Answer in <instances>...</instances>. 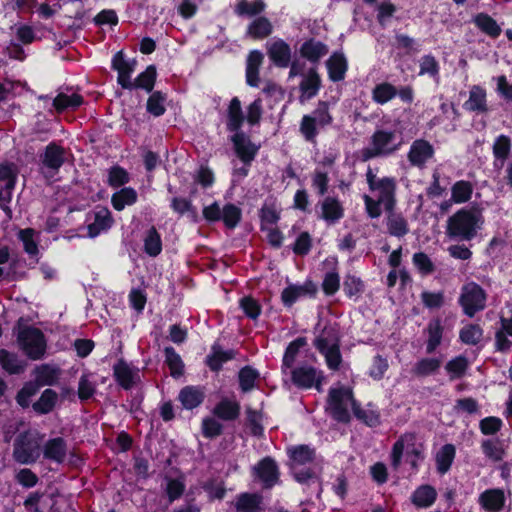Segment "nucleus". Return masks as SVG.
I'll use <instances>...</instances> for the list:
<instances>
[{"instance_id":"f257e3e1","label":"nucleus","mask_w":512,"mask_h":512,"mask_svg":"<svg viewBox=\"0 0 512 512\" xmlns=\"http://www.w3.org/2000/svg\"><path fill=\"white\" fill-rule=\"evenodd\" d=\"M483 224L482 212L477 207L461 208L447 220L446 236L455 241H471Z\"/></svg>"},{"instance_id":"f03ea898","label":"nucleus","mask_w":512,"mask_h":512,"mask_svg":"<svg viewBox=\"0 0 512 512\" xmlns=\"http://www.w3.org/2000/svg\"><path fill=\"white\" fill-rule=\"evenodd\" d=\"M396 133L393 130L376 129L370 136L369 146L364 147L360 151V160L367 162L375 158H385L396 153L401 142L394 143Z\"/></svg>"},{"instance_id":"7ed1b4c3","label":"nucleus","mask_w":512,"mask_h":512,"mask_svg":"<svg viewBox=\"0 0 512 512\" xmlns=\"http://www.w3.org/2000/svg\"><path fill=\"white\" fill-rule=\"evenodd\" d=\"M329 109V102L319 101L311 115L305 114L302 116L299 132L306 142L316 144L319 135L318 128H324L333 123V116Z\"/></svg>"},{"instance_id":"20e7f679","label":"nucleus","mask_w":512,"mask_h":512,"mask_svg":"<svg viewBox=\"0 0 512 512\" xmlns=\"http://www.w3.org/2000/svg\"><path fill=\"white\" fill-rule=\"evenodd\" d=\"M17 342L21 350L31 360L41 359L46 352L47 341L45 335L37 327L21 326L18 322Z\"/></svg>"},{"instance_id":"39448f33","label":"nucleus","mask_w":512,"mask_h":512,"mask_svg":"<svg viewBox=\"0 0 512 512\" xmlns=\"http://www.w3.org/2000/svg\"><path fill=\"white\" fill-rule=\"evenodd\" d=\"M416 435L413 432H406L402 434L393 444L390 453L391 465L397 469L402 463L403 452L405 445H408L407 462L410 464L411 469L415 472L419 470V460L424 459V454L421 447L415 446Z\"/></svg>"},{"instance_id":"423d86ee","label":"nucleus","mask_w":512,"mask_h":512,"mask_svg":"<svg viewBox=\"0 0 512 512\" xmlns=\"http://www.w3.org/2000/svg\"><path fill=\"white\" fill-rule=\"evenodd\" d=\"M487 292L481 285L474 281L465 283L460 290L458 304L463 314L473 318L477 313L483 311L487 306Z\"/></svg>"},{"instance_id":"0eeeda50","label":"nucleus","mask_w":512,"mask_h":512,"mask_svg":"<svg viewBox=\"0 0 512 512\" xmlns=\"http://www.w3.org/2000/svg\"><path fill=\"white\" fill-rule=\"evenodd\" d=\"M366 180L370 191H378V199L383 202L385 211L395 210L397 205V182L394 177L384 176L378 178L369 167L366 172Z\"/></svg>"},{"instance_id":"6e6552de","label":"nucleus","mask_w":512,"mask_h":512,"mask_svg":"<svg viewBox=\"0 0 512 512\" xmlns=\"http://www.w3.org/2000/svg\"><path fill=\"white\" fill-rule=\"evenodd\" d=\"M353 400L356 399L351 388L344 386L330 388L327 401L332 418L340 423H349L351 416L347 408V402H350L353 409Z\"/></svg>"},{"instance_id":"1a4fd4ad","label":"nucleus","mask_w":512,"mask_h":512,"mask_svg":"<svg viewBox=\"0 0 512 512\" xmlns=\"http://www.w3.org/2000/svg\"><path fill=\"white\" fill-rule=\"evenodd\" d=\"M13 456L20 464H33L40 457V444L31 431L21 432L14 441Z\"/></svg>"},{"instance_id":"9d476101","label":"nucleus","mask_w":512,"mask_h":512,"mask_svg":"<svg viewBox=\"0 0 512 512\" xmlns=\"http://www.w3.org/2000/svg\"><path fill=\"white\" fill-rule=\"evenodd\" d=\"M291 381L298 389L307 390L314 387L320 392L322 390L324 375L323 371H318L315 367L310 365H304L292 369Z\"/></svg>"},{"instance_id":"9b49d317","label":"nucleus","mask_w":512,"mask_h":512,"mask_svg":"<svg viewBox=\"0 0 512 512\" xmlns=\"http://www.w3.org/2000/svg\"><path fill=\"white\" fill-rule=\"evenodd\" d=\"M41 171L46 178L53 177L65 163V149L56 142H50L40 155Z\"/></svg>"},{"instance_id":"f8f14e48","label":"nucleus","mask_w":512,"mask_h":512,"mask_svg":"<svg viewBox=\"0 0 512 512\" xmlns=\"http://www.w3.org/2000/svg\"><path fill=\"white\" fill-rule=\"evenodd\" d=\"M229 140L236 157L242 164L252 165L258 155L260 145L255 144L245 132L232 134Z\"/></svg>"},{"instance_id":"ddd939ff","label":"nucleus","mask_w":512,"mask_h":512,"mask_svg":"<svg viewBox=\"0 0 512 512\" xmlns=\"http://www.w3.org/2000/svg\"><path fill=\"white\" fill-rule=\"evenodd\" d=\"M137 65L135 58L128 59L123 50L117 51L111 60V69L117 72V84L124 90L131 86L132 74Z\"/></svg>"},{"instance_id":"4468645a","label":"nucleus","mask_w":512,"mask_h":512,"mask_svg":"<svg viewBox=\"0 0 512 512\" xmlns=\"http://www.w3.org/2000/svg\"><path fill=\"white\" fill-rule=\"evenodd\" d=\"M253 476L262 483L264 489H271L280 479V470L277 462L270 456L258 461L253 467Z\"/></svg>"},{"instance_id":"2eb2a0df","label":"nucleus","mask_w":512,"mask_h":512,"mask_svg":"<svg viewBox=\"0 0 512 512\" xmlns=\"http://www.w3.org/2000/svg\"><path fill=\"white\" fill-rule=\"evenodd\" d=\"M434 154L435 149L428 140L416 139L409 148L407 159L411 166L423 168L434 157Z\"/></svg>"},{"instance_id":"dca6fc26","label":"nucleus","mask_w":512,"mask_h":512,"mask_svg":"<svg viewBox=\"0 0 512 512\" xmlns=\"http://www.w3.org/2000/svg\"><path fill=\"white\" fill-rule=\"evenodd\" d=\"M267 55L272 64L278 68H288L292 56L290 45L283 39L267 44Z\"/></svg>"},{"instance_id":"f3484780","label":"nucleus","mask_w":512,"mask_h":512,"mask_svg":"<svg viewBox=\"0 0 512 512\" xmlns=\"http://www.w3.org/2000/svg\"><path fill=\"white\" fill-rule=\"evenodd\" d=\"M235 357H236L235 350H233V349L223 350L219 341H215L211 345V352L206 356L204 362H205V365L212 372H219L222 369L224 363L235 359Z\"/></svg>"},{"instance_id":"a211bd4d","label":"nucleus","mask_w":512,"mask_h":512,"mask_svg":"<svg viewBox=\"0 0 512 512\" xmlns=\"http://www.w3.org/2000/svg\"><path fill=\"white\" fill-rule=\"evenodd\" d=\"M264 61V54L260 50H251L246 58L245 78L246 84L257 88L260 84V68Z\"/></svg>"},{"instance_id":"6ab92c4d","label":"nucleus","mask_w":512,"mask_h":512,"mask_svg":"<svg viewBox=\"0 0 512 512\" xmlns=\"http://www.w3.org/2000/svg\"><path fill=\"white\" fill-rule=\"evenodd\" d=\"M244 122L245 115L242 110L241 101L238 97H233L226 111V130L233 134L243 133L242 126Z\"/></svg>"},{"instance_id":"aec40b11","label":"nucleus","mask_w":512,"mask_h":512,"mask_svg":"<svg viewBox=\"0 0 512 512\" xmlns=\"http://www.w3.org/2000/svg\"><path fill=\"white\" fill-rule=\"evenodd\" d=\"M463 108L468 112L486 114L489 112L486 89L480 85H473L469 90V98L464 102Z\"/></svg>"},{"instance_id":"412c9836","label":"nucleus","mask_w":512,"mask_h":512,"mask_svg":"<svg viewBox=\"0 0 512 512\" xmlns=\"http://www.w3.org/2000/svg\"><path fill=\"white\" fill-rule=\"evenodd\" d=\"M113 378L122 389L128 391L135 385L138 374L121 358L113 365Z\"/></svg>"},{"instance_id":"4be33fe9","label":"nucleus","mask_w":512,"mask_h":512,"mask_svg":"<svg viewBox=\"0 0 512 512\" xmlns=\"http://www.w3.org/2000/svg\"><path fill=\"white\" fill-rule=\"evenodd\" d=\"M328 77L332 82L345 79L348 70V61L341 51H334L326 61Z\"/></svg>"},{"instance_id":"5701e85b","label":"nucleus","mask_w":512,"mask_h":512,"mask_svg":"<svg viewBox=\"0 0 512 512\" xmlns=\"http://www.w3.org/2000/svg\"><path fill=\"white\" fill-rule=\"evenodd\" d=\"M114 219L107 207H98L94 213V221L87 226L88 236L97 237L101 232L112 227Z\"/></svg>"},{"instance_id":"b1692460","label":"nucleus","mask_w":512,"mask_h":512,"mask_svg":"<svg viewBox=\"0 0 512 512\" xmlns=\"http://www.w3.org/2000/svg\"><path fill=\"white\" fill-rule=\"evenodd\" d=\"M205 399V392L203 387L200 386H185L178 395V400L186 410H193L199 407Z\"/></svg>"},{"instance_id":"393cba45","label":"nucleus","mask_w":512,"mask_h":512,"mask_svg":"<svg viewBox=\"0 0 512 512\" xmlns=\"http://www.w3.org/2000/svg\"><path fill=\"white\" fill-rule=\"evenodd\" d=\"M341 343L340 331L337 324H326L320 334L314 339L313 345L318 352L329 348L330 345H337Z\"/></svg>"},{"instance_id":"a878e982","label":"nucleus","mask_w":512,"mask_h":512,"mask_svg":"<svg viewBox=\"0 0 512 512\" xmlns=\"http://www.w3.org/2000/svg\"><path fill=\"white\" fill-rule=\"evenodd\" d=\"M479 503L486 512H501L505 505L503 490L487 489L480 494Z\"/></svg>"},{"instance_id":"bb28decb","label":"nucleus","mask_w":512,"mask_h":512,"mask_svg":"<svg viewBox=\"0 0 512 512\" xmlns=\"http://www.w3.org/2000/svg\"><path fill=\"white\" fill-rule=\"evenodd\" d=\"M437 499L435 487L429 484L418 486L410 496L411 503L418 509L431 507Z\"/></svg>"},{"instance_id":"cd10ccee","label":"nucleus","mask_w":512,"mask_h":512,"mask_svg":"<svg viewBox=\"0 0 512 512\" xmlns=\"http://www.w3.org/2000/svg\"><path fill=\"white\" fill-rule=\"evenodd\" d=\"M299 52L303 58L317 64L328 53V46L315 38H309L302 43Z\"/></svg>"},{"instance_id":"c85d7f7f","label":"nucleus","mask_w":512,"mask_h":512,"mask_svg":"<svg viewBox=\"0 0 512 512\" xmlns=\"http://www.w3.org/2000/svg\"><path fill=\"white\" fill-rule=\"evenodd\" d=\"M67 454V442L63 437L49 439L43 448V456L47 460L62 464Z\"/></svg>"},{"instance_id":"c756f323","label":"nucleus","mask_w":512,"mask_h":512,"mask_svg":"<svg viewBox=\"0 0 512 512\" xmlns=\"http://www.w3.org/2000/svg\"><path fill=\"white\" fill-rule=\"evenodd\" d=\"M344 217V207L338 198L327 196L321 202V218L334 224Z\"/></svg>"},{"instance_id":"7c9ffc66","label":"nucleus","mask_w":512,"mask_h":512,"mask_svg":"<svg viewBox=\"0 0 512 512\" xmlns=\"http://www.w3.org/2000/svg\"><path fill=\"white\" fill-rule=\"evenodd\" d=\"M157 75L156 66L154 64L148 65L144 71L131 81V86L126 90L142 89L147 93H151L155 91L154 87L157 81Z\"/></svg>"},{"instance_id":"2f4dec72","label":"nucleus","mask_w":512,"mask_h":512,"mask_svg":"<svg viewBox=\"0 0 512 512\" xmlns=\"http://www.w3.org/2000/svg\"><path fill=\"white\" fill-rule=\"evenodd\" d=\"M385 212L387 232L390 236L402 238L409 233L408 221L402 213L395 210Z\"/></svg>"},{"instance_id":"473e14b6","label":"nucleus","mask_w":512,"mask_h":512,"mask_svg":"<svg viewBox=\"0 0 512 512\" xmlns=\"http://www.w3.org/2000/svg\"><path fill=\"white\" fill-rule=\"evenodd\" d=\"M241 411V406L237 401L228 398L221 399L213 408V415L223 421L236 420Z\"/></svg>"},{"instance_id":"72a5a7b5","label":"nucleus","mask_w":512,"mask_h":512,"mask_svg":"<svg viewBox=\"0 0 512 512\" xmlns=\"http://www.w3.org/2000/svg\"><path fill=\"white\" fill-rule=\"evenodd\" d=\"M428 338L426 341V352L432 354L440 346L443 338L444 327L439 317L432 318L426 328Z\"/></svg>"},{"instance_id":"f704fd0d","label":"nucleus","mask_w":512,"mask_h":512,"mask_svg":"<svg viewBox=\"0 0 512 512\" xmlns=\"http://www.w3.org/2000/svg\"><path fill=\"white\" fill-rule=\"evenodd\" d=\"M138 201V193L133 187H122L111 196V205L114 210L120 212L126 206H132Z\"/></svg>"},{"instance_id":"c9c22d12","label":"nucleus","mask_w":512,"mask_h":512,"mask_svg":"<svg viewBox=\"0 0 512 512\" xmlns=\"http://www.w3.org/2000/svg\"><path fill=\"white\" fill-rule=\"evenodd\" d=\"M320 88L321 78L315 68H310L299 84L302 97L307 100L312 99L318 94Z\"/></svg>"},{"instance_id":"e433bc0d","label":"nucleus","mask_w":512,"mask_h":512,"mask_svg":"<svg viewBox=\"0 0 512 512\" xmlns=\"http://www.w3.org/2000/svg\"><path fill=\"white\" fill-rule=\"evenodd\" d=\"M442 364L440 358L424 357L419 359L411 368V374L418 378H425L438 372Z\"/></svg>"},{"instance_id":"4c0bfd02","label":"nucleus","mask_w":512,"mask_h":512,"mask_svg":"<svg viewBox=\"0 0 512 512\" xmlns=\"http://www.w3.org/2000/svg\"><path fill=\"white\" fill-rule=\"evenodd\" d=\"M456 448L453 444L443 445L435 455L436 470L440 475L446 474L454 462Z\"/></svg>"},{"instance_id":"58836bf2","label":"nucleus","mask_w":512,"mask_h":512,"mask_svg":"<svg viewBox=\"0 0 512 512\" xmlns=\"http://www.w3.org/2000/svg\"><path fill=\"white\" fill-rule=\"evenodd\" d=\"M263 501L259 493L243 492L237 496L235 503L236 512H259Z\"/></svg>"},{"instance_id":"ea45409f","label":"nucleus","mask_w":512,"mask_h":512,"mask_svg":"<svg viewBox=\"0 0 512 512\" xmlns=\"http://www.w3.org/2000/svg\"><path fill=\"white\" fill-rule=\"evenodd\" d=\"M84 103V98L82 95L78 93H73L71 95L65 93H59L53 99V107L57 111V113H63L67 110L75 111Z\"/></svg>"},{"instance_id":"a19ab883","label":"nucleus","mask_w":512,"mask_h":512,"mask_svg":"<svg viewBox=\"0 0 512 512\" xmlns=\"http://www.w3.org/2000/svg\"><path fill=\"white\" fill-rule=\"evenodd\" d=\"M59 375V368L42 364L35 369V381L33 382L38 385V389L43 386H53L58 382Z\"/></svg>"},{"instance_id":"79ce46f5","label":"nucleus","mask_w":512,"mask_h":512,"mask_svg":"<svg viewBox=\"0 0 512 512\" xmlns=\"http://www.w3.org/2000/svg\"><path fill=\"white\" fill-rule=\"evenodd\" d=\"M473 23L480 31L493 39L499 37L502 32L501 27L498 25L497 21L489 14L484 12L476 14L473 18Z\"/></svg>"},{"instance_id":"37998d69","label":"nucleus","mask_w":512,"mask_h":512,"mask_svg":"<svg viewBox=\"0 0 512 512\" xmlns=\"http://www.w3.org/2000/svg\"><path fill=\"white\" fill-rule=\"evenodd\" d=\"M273 32V26L267 17L259 16L255 18L247 27L246 34L255 40H261L270 36Z\"/></svg>"},{"instance_id":"c03bdc74","label":"nucleus","mask_w":512,"mask_h":512,"mask_svg":"<svg viewBox=\"0 0 512 512\" xmlns=\"http://www.w3.org/2000/svg\"><path fill=\"white\" fill-rule=\"evenodd\" d=\"M58 401V394L55 390L47 388L39 399L32 404L33 410L39 415H46L53 411Z\"/></svg>"},{"instance_id":"a18cd8bd","label":"nucleus","mask_w":512,"mask_h":512,"mask_svg":"<svg viewBox=\"0 0 512 512\" xmlns=\"http://www.w3.org/2000/svg\"><path fill=\"white\" fill-rule=\"evenodd\" d=\"M149 94L146 102V111L154 117L163 116L166 112L167 93L155 90Z\"/></svg>"},{"instance_id":"49530a36","label":"nucleus","mask_w":512,"mask_h":512,"mask_svg":"<svg viewBox=\"0 0 512 512\" xmlns=\"http://www.w3.org/2000/svg\"><path fill=\"white\" fill-rule=\"evenodd\" d=\"M266 9V3L263 0H254L248 2L247 0H238L234 13L239 17H254L260 15Z\"/></svg>"},{"instance_id":"de8ad7c7","label":"nucleus","mask_w":512,"mask_h":512,"mask_svg":"<svg viewBox=\"0 0 512 512\" xmlns=\"http://www.w3.org/2000/svg\"><path fill=\"white\" fill-rule=\"evenodd\" d=\"M469 368V361L464 355H459L445 364V371L450 381L461 379L465 376Z\"/></svg>"},{"instance_id":"09e8293b","label":"nucleus","mask_w":512,"mask_h":512,"mask_svg":"<svg viewBox=\"0 0 512 512\" xmlns=\"http://www.w3.org/2000/svg\"><path fill=\"white\" fill-rule=\"evenodd\" d=\"M288 455L290 460L298 465H306L308 463H312L316 457V451L314 448H311L309 445L300 444L291 447L288 450Z\"/></svg>"},{"instance_id":"8fccbe9b","label":"nucleus","mask_w":512,"mask_h":512,"mask_svg":"<svg viewBox=\"0 0 512 512\" xmlns=\"http://www.w3.org/2000/svg\"><path fill=\"white\" fill-rule=\"evenodd\" d=\"M164 480L166 482L164 492L168 502L171 504L183 496L186 489L185 479L183 476L177 478L165 476Z\"/></svg>"},{"instance_id":"3c124183","label":"nucleus","mask_w":512,"mask_h":512,"mask_svg":"<svg viewBox=\"0 0 512 512\" xmlns=\"http://www.w3.org/2000/svg\"><path fill=\"white\" fill-rule=\"evenodd\" d=\"M165 364L168 366L170 375L173 378H179L184 374V362L181 356L172 346L164 348Z\"/></svg>"},{"instance_id":"603ef678","label":"nucleus","mask_w":512,"mask_h":512,"mask_svg":"<svg viewBox=\"0 0 512 512\" xmlns=\"http://www.w3.org/2000/svg\"><path fill=\"white\" fill-rule=\"evenodd\" d=\"M353 414L370 428L378 427L381 424V415L378 410H364L357 400H353Z\"/></svg>"},{"instance_id":"864d4df0","label":"nucleus","mask_w":512,"mask_h":512,"mask_svg":"<svg viewBox=\"0 0 512 512\" xmlns=\"http://www.w3.org/2000/svg\"><path fill=\"white\" fill-rule=\"evenodd\" d=\"M483 333L479 324L469 323L460 329L459 340L465 345L476 346L481 342Z\"/></svg>"},{"instance_id":"5fc2aeb1","label":"nucleus","mask_w":512,"mask_h":512,"mask_svg":"<svg viewBox=\"0 0 512 512\" xmlns=\"http://www.w3.org/2000/svg\"><path fill=\"white\" fill-rule=\"evenodd\" d=\"M418 75H428L433 80H439L440 64L433 54H425L420 58Z\"/></svg>"},{"instance_id":"6e6d98bb","label":"nucleus","mask_w":512,"mask_h":512,"mask_svg":"<svg viewBox=\"0 0 512 512\" xmlns=\"http://www.w3.org/2000/svg\"><path fill=\"white\" fill-rule=\"evenodd\" d=\"M260 373L257 369L250 365L242 367L238 372L239 388L242 392L247 393L254 389L256 381L259 379Z\"/></svg>"},{"instance_id":"4d7b16f0","label":"nucleus","mask_w":512,"mask_h":512,"mask_svg":"<svg viewBox=\"0 0 512 512\" xmlns=\"http://www.w3.org/2000/svg\"><path fill=\"white\" fill-rule=\"evenodd\" d=\"M0 365L11 375L20 374L25 369V364L19 360L18 356L5 349L0 350Z\"/></svg>"},{"instance_id":"13d9d810","label":"nucleus","mask_w":512,"mask_h":512,"mask_svg":"<svg viewBox=\"0 0 512 512\" xmlns=\"http://www.w3.org/2000/svg\"><path fill=\"white\" fill-rule=\"evenodd\" d=\"M242 220V210L233 203H226L222 208L221 220L229 230H234Z\"/></svg>"},{"instance_id":"bf43d9fd","label":"nucleus","mask_w":512,"mask_h":512,"mask_svg":"<svg viewBox=\"0 0 512 512\" xmlns=\"http://www.w3.org/2000/svg\"><path fill=\"white\" fill-rule=\"evenodd\" d=\"M144 252L150 257H157L162 252L161 235L154 226H151L144 238Z\"/></svg>"},{"instance_id":"052dcab7","label":"nucleus","mask_w":512,"mask_h":512,"mask_svg":"<svg viewBox=\"0 0 512 512\" xmlns=\"http://www.w3.org/2000/svg\"><path fill=\"white\" fill-rule=\"evenodd\" d=\"M473 193V185L466 180L456 181L451 187V200L454 203L461 204L468 202Z\"/></svg>"},{"instance_id":"680f3d73","label":"nucleus","mask_w":512,"mask_h":512,"mask_svg":"<svg viewBox=\"0 0 512 512\" xmlns=\"http://www.w3.org/2000/svg\"><path fill=\"white\" fill-rule=\"evenodd\" d=\"M511 148L512 142L509 136L504 134L497 136L492 146L495 161L500 160L503 165L510 155Z\"/></svg>"},{"instance_id":"e2e57ef3","label":"nucleus","mask_w":512,"mask_h":512,"mask_svg":"<svg viewBox=\"0 0 512 512\" xmlns=\"http://www.w3.org/2000/svg\"><path fill=\"white\" fill-rule=\"evenodd\" d=\"M397 95V89L389 82L377 84L372 90V99L380 105H384Z\"/></svg>"},{"instance_id":"0e129e2a","label":"nucleus","mask_w":512,"mask_h":512,"mask_svg":"<svg viewBox=\"0 0 512 512\" xmlns=\"http://www.w3.org/2000/svg\"><path fill=\"white\" fill-rule=\"evenodd\" d=\"M306 345V337H298L291 341L285 349L282 359V366L286 368H292L300 349Z\"/></svg>"},{"instance_id":"69168bd1","label":"nucleus","mask_w":512,"mask_h":512,"mask_svg":"<svg viewBox=\"0 0 512 512\" xmlns=\"http://www.w3.org/2000/svg\"><path fill=\"white\" fill-rule=\"evenodd\" d=\"M260 230H267L268 225H275L280 220V212L276 209L275 204H264L259 211Z\"/></svg>"},{"instance_id":"338daca9","label":"nucleus","mask_w":512,"mask_h":512,"mask_svg":"<svg viewBox=\"0 0 512 512\" xmlns=\"http://www.w3.org/2000/svg\"><path fill=\"white\" fill-rule=\"evenodd\" d=\"M130 179V174L125 168L114 165L109 169L107 183L112 188H122L130 182Z\"/></svg>"},{"instance_id":"774afa93","label":"nucleus","mask_w":512,"mask_h":512,"mask_svg":"<svg viewBox=\"0 0 512 512\" xmlns=\"http://www.w3.org/2000/svg\"><path fill=\"white\" fill-rule=\"evenodd\" d=\"M325 296H334L340 289V275L336 268L325 273L321 284Z\"/></svg>"}]
</instances>
